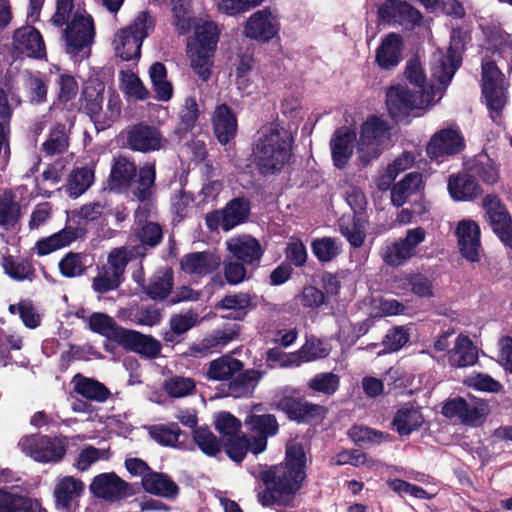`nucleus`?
Segmentation results:
<instances>
[{
	"label": "nucleus",
	"mask_w": 512,
	"mask_h": 512,
	"mask_svg": "<svg viewBox=\"0 0 512 512\" xmlns=\"http://www.w3.org/2000/svg\"><path fill=\"white\" fill-rule=\"evenodd\" d=\"M470 170L487 184L495 183L499 177L494 162L487 155H479Z\"/></svg>",
	"instance_id": "774afa93"
},
{
	"label": "nucleus",
	"mask_w": 512,
	"mask_h": 512,
	"mask_svg": "<svg viewBox=\"0 0 512 512\" xmlns=\"http://www.w3.org/2000/svg\"><path fill=\"white\" fill-rule=\"evenodd\" d=\"M390 128L388 124L375 116L370 117L361 127L358 141L357 155L363 166L378 158L384 147L390 142Z\"/></svg>",
	"instance_id": "423d86ee"
},
{
	"label": "nucleus",
	"mask_w": 512,
	"mask_h": 512,
	"mask_svg": "<svg viewBox=\"0 0 512 512\" xmlns=\"http://www.w3.org/2000/svg\"><path fill=\"white\" fill-rule=\"evenodd\" d=\"M220 264V257L208 251L186 254L180 262L183 272L198 276L214 272Z\"/></svg>",
	"instance_id": "c85d7f7f"
},
{
	"label": "nucleus",
	"mask_w": 512,
	"mask_h": 512,
	"mask_svg": "<svg viewBox=\"0 0 512 512\" xmlns=\"http://www.w3.org/2000/svg\"><path fill=\"white\" fill-rule=\"evenodd\" d=\"M136 173L137 168L134 162L123 156L114 158L108 179L109 188L117 192L127 190Z\"/></svg>",
	"instance_id": "2f4dec72"
},
{
	"label": "nucleus",
	"mask_w": 512,
	"mask_h": 512,
	"mask_svg": "<svg viewBox=\"0 0 512 512\" xmlns=\"http://www.w3.org/2000/svg\"><path fill=\"white\" fill-rule=\"evenodd\" d=\"M64 36L67 52L76 54L93 40L94 26L92 18L84 13L75 12L73 19L67 22Z\"/></svg>",
	"instance_id": "ddd939ff"
},
{
	"label": "nucleus",
	"mask_w": 512,
	"mask_h": 512,
	"mask_svg": "<svg viewBox=\"0 0 512 512\" xmlns=\"http://www.w3.org/2000/svg\"><path fill=\"white\" fill-rule=\"evenodd\" d=\"M72 384L74 391L87 400L104 403L111 397V391L96 379L76 374Z\"/></svg>",
	"instance_id": "473e14b6"
},
{
	"label": "nucleus",
	"mask_w": 512,
	"mask_h": 512,
	"mask_svg": "<svg viewBox=\"0 0 512 512\" xmlns=\"http://www.w3.org/2000/svg\"><path fill=\"white\" fill-rule=\"evenodd\" d=\"M311 248L313 254L320 262H330L341 253V243L331 237L313 240Z\"/></svg>",
	"instance_id": "bf43d9fd"
},
{
	"label": "nucleus",
	"mask_w": 512,
	"mask_h": 512,
	"mask_svg": "<svg viewBox=\"0 0 512 512\" xmlns=\"http://www.w3.org/2000/svg\"><path fill=\"white\" fill-rule=\"evenodd\" d=\"M193 440L207 456H216L222 448L216 435L206 427H199L193 432Z\"/></svg>",
	"instance_id": "e2e57ef3"
},
{
	"label": "nucleus",
	"mask_w": 512,
	"mask_h": 512,
	"mask_svg": "<svg viewBox=\"0 0 512 512\" xmlns=\"http://www.w3.org/2000/svg\"><path fill=\"white\" fill-rule=\"evenodd\" d=\"M126 145L133 151L151 152L163 149L168 141L154 126L139 123L125 130Z\"/></svg>",
	"instance_id": "f8f14e48"
},
{
	"label": "nucleus",
	"mask_w": 512,
	"mask_h": 512,
	"mask_svg": "<svg viewBox=\"0 0 512 512\" xmlns=\"http://www.w3.org/2000/svg\"><path fill=\"white\" fill-rule=\"evenodd\" d=\"M155 165L146 163L139 169L138 179L132 189L133 195L141 202L149 200L154 193Z\"/></svg>",
	"instance_id": "3c124183"
},
{
	"label": "nucleus",
	"mask_w": 512,
	"mask_h": 512,
	"mask_svg": "<svg viewBox=\"0 0 512 512\" xmlns=\"http://www.w3.org/2000/svg\"><path fill=\"white\" fill-rule=\"evenodd\" d=\"M307 386L314 392L330 396L339 389L340 377L332 372L318 373L307 382Z\"/></svg>",
	"instance_id": "680f3d73"
},
{
	"label": "nucleus",
	"mask_w": 512,
	"mask_h": 512,
	"mask_svg": "<svg viewBox=\"0 0 512 512\" xmlns=\"http://www.w3.org/2000/svg\"><path fill=\"white\" fill-rule=\"evenodd\" d=\"M292 143V134L284 126L270 124L263 127L254 149L260 173L272 175L280 172L290 160Z\"/></svg>",
	"instance_id": "f03ea898"
},
{
	"label": "nucleus",
	"mask_w": 512,
	"mask_h": 512,
	"mask_svg": "<svg viewBox=\"0 0 512 512\" xmlns=\"http://www.w3.org/2000/svg\"><path fill=\"white\" fill-rule=\"evenodd\" d=\"M436 92L423 91L422 94L410 90L406 86H393L386 92V106L390 116L402 122L418 110H425L437 103Z\"/></svg>",
	"instance_id": "39448f33"
},
{
	"label": "nucleus",
	"mask_w": 512,
	"mask_h": 512,
	"mask_svg": "<svg viewBox=\"0 0 512 512\" xmlns=\"http://www.w3.org/2000/svg\"><path fill=\"white\" fill-rule=\"evenodd\" d=\"M20 218V206L11 191L0 193V227L10 229Z\"/></svg>",
	"instance_id": "864d4df0"
},
{
	"label": "nucleus",
	"mask_w": 512,
	"mask_h": 512,
	"mask_svg": "<svg viewBox=\"0 0 512 512\" xmlns=\"http://www.w3.org/2000/svg\"><path fill=\"white\" fill-rule=\"evenodd\" d=\"M239 335V326H231L225 329H217L204 337L201 342L194 345L191 350L195 353L205 354L212 350L225 347Z\"/></svg>",
	"instance_id": "ea45409f"
},
{
	"label": "nucleus",
	"mask_w": 512,
	"mask_h": 512,
	"mask_svg": "<svg viewBox=\"0 0 512 512\" xmlns=\"http://www.w3.org/2000/svg\"><path fill=\"white\" fill-rule=\"evenodd\" d=\"M455 234L462 257L469 262H478L480 260L481 241L480 228L477 223L469 219L462 220L457 224Z\"/></svg>",
	"instance_id": "dca6fc26"
},
{
	"label": "nucleus",
	"mask_w": 512,
	"mask_h": 512,
	"mask_svg": "<svg viewBox=\"0 0 512 512\" xmlns=\"http://www.w3.org/2000/svg\"><path fill=\"white\" fill-rule=\"evenodd\" d=\"M144 490L160 497L175 499L179 494L178 485L167 474L151 471L143 479Z\"/></svg>",
	"instance_id": "c9c22d12"
},
{
	"label": "nucleus",
	"mask_w": 512,
	"mask_h": 512,
	"mask_svg": "<svg viewBox=\"0 0 512 512\" xmlns=\"http://www.w3.org/2000/svg\"><path fill=\"white\" fill-rule=\"evenodd\" d=\"M305 351L306 349H299L294 353H285L280 348H272L266 353V362L270 368L299 366V357H301Z\"/></svg>",
	"instance_id": "0e129e2a"
},
{
	"label": "nucleus",
	"mask_w": 512,
	"mask_h": 512,
	"mask_svg": "<svg viewBox=\"0 0 512 512\" xmlns=\"http://www.w3.org/2000/svg\"><path fill=\"white\" fill-rule=\"evenodd\" d=\"M214 133L221 144H227L237 133V119L226 104L215 107L212 115Z\"/></svg>",
	"instance_id": "7c9ffc66"
},
{
	"label": "nucleus",
	"mask_w": 512,
	"mask_h": 512,
	"mask_svg": "<svg viewBox=\"0 0 512 512\" xmlns=\"http://www.w3.org/2000/svg\"><path fill=\"white\" fill-rule=\"evenodd\" d=\"M278 408L284 411L290 419L298 422L322 419L327 412L324 406L291 397L282 398L278 402Z\"/></svg>",
	"instance_id": "4be33fe9"
},
{
	"label": "nucleus",
	"mask_w": 512,
	"mask_h": 512,
	"mask_svg": "<svg viewBox=\"0 0 512 512\" xmlns=\"http://www.w3.org/2000/svg\"><path fill=\"white\" fill-rule=\"evenodd\" d=\"M448 190L456 201H468L479 196L482 191L471 175H452L449 177Z\"/></svg>",
	"instance_id": "4c0bfd02"
},
{
	"label": "nucleus",
	"mask_w": 512,
	"mask_h": 512,
	"mask_svg": "<svg viewBox=\"0 0 512 512\" xmlns=\"http://www.w3.org/2000/svg\"><path fill=\"white\" fill-rule=\"evenodd\" d=\"M415 162V157L410 152H404L397 157L391 164L387 166L384 173L379 177L377 186L380 190H387L390 188L392 182L396 177L411 168Z\"/></svg>",
	"instance_id": "8fccbe9b"
},
{
	"label": "nucleus",
	"mask_w": 512,
	"mask_h": 512,
	"mask_svg": "<svg viewBox=\"0 0 512 512\" xmlns=\"http://www.w3.org/2000/svg\"><path fill=\"white\" fill-rule=\"evenodd\" d=\"M222 312L221 317L228 320L242 321L255 308L253 297L247 292L225 295L215 306Z\"/></svg>",
	"instance_id": "412c9836"
},
{
	"label": "nucleus",
	"mask_w": 512,
	"mask_h": 512,
	"mask_svg": "<svg viewBox=\"0 0 512 512\" xmlns=\"http://www.w3.org/2000/svg\"><path fill=\"white\" fill-rule=\"evenodd\" d=\"M356 133L348 127L335 130L330 139L333 164L338 169L344 168L353 155Z\"/></svg>",
	"instance_id": "b1692460"
},
{
	"label": "nucleus",
	"mask_w": 512,
	"mask_h": 512,
	"mask_svg": "<svg viewBox=\"0 0 512 512\" xmlns=\"http://www.w3.org/2000/svg\"><path fill=\"white\" fill-rule=\"evenodd\" d=\"M110 456L109 448H96L92 445H86L78 453L73 466L78 471L84 472L96 462L108 460Z\"/></svg>",
	"instance_id": "6e6d98bb"
},
{
	"label": "nucleus",
	"mask_w": 512,
	"mask_h": 512,
	"mask_svg": "<svg viewBox=\"0 0 512 512\" xmlns=\"http://www.w3.org/2000/svg\"><path fill=\"white\" fill-rule=\"evenodd\" d=\"M115 55L124 61L138 59L141 55L142 42L135 37L129 29L122 28L117 31L112 41Z\"/></svg>",
	"instance_id": "f704fd0d"
},
{
	"label": "nucleus",
	"mask_w": 512,
	"mask_h": 512,
	"mask_svg": "<svg viewBox=\"0 0 512 512\" xmlns=\"http://www.w3.org/2000/svg\"><path fill=\"white\" fill-rule=\"evenodd\" d=\"M464 138L457 128H444L434 133L427 143L426 152L431 159L452 156L464 148Z\"/></svg>",
	"instance_id": "4468645a"
},
{
	"label": "nucleus",
	"mask_w": 512,
	"mask_h": 512,
	"mask_svg": "<svg viewBox=\"0 0 512 512\" xmlns=\"http://www.w3.org/2000/svg\"><path fill=\"white\" fill-rule=\"evenodd\" d=\"M60 273L66 278L80 277L86 271V256L81 253L69 252L58 264Z\"/></svg>",
	"instance_id": "052dcab7"
},
{
	"label": "nucleus",
	"mask_w": 512,
	"mask_h": 512,
	"mask_svg": "<svg viewBox=\"0 0 512 512\" xmlns=\"http://www.w3.org/2000/svg\"><path fill=\"white\" fill-rule=\"evenodd\" d=\"M21 450L38 462H57L65 455L63 442L57 438L30 435L19 442Z\"/></svg>",
	"instance_id": "9d476101"
},
{
	"label": "nucleus",
	"mask_w": 512,
	"mask_h": 512,
	"mask_svg": "<svg viewBox=\"0 0 512 512\" xmlns=\"http://www.w3.org/2000/svg\"><path fill=\"white\" fill-rule=\"evenodd\" d=\"M262 375V372L254 369L246 370L237 375L228 385V395L234 398L251 395Z\"/></svg>",
	"instance_id": "49530a36"
},
{
	"label": "nucleus",
	"mask_w": 512,
	"mask_h": 512,
	"mask_svg": "<svg viewBox=\"0 0 512 512\" xmlns=\"http://www.w3.org/2000/svg\"><path fill=\"white\" fill-rule=\"evenodd\" d=\"M426 231L422 227L407 230L404 238L387 242L381 250V258L388 266L399 267L416 254L417 247L424 242Z\"/></svg>",
	"instance_id": "1a4fd4ad"
},
{
	"label": "nucleus",
	"mask_w": 512,
	"mask_h": 512,
	"mask_svg": "<svg viewBox=\"0 0 512 512\" xmlns=\"http://www.w3.org/2000/svg\"><path fill=\"white\" fill-rule=\"evenodd\" d=\"M243 368V363L228 355L221 356L209 363L206 377L213 381L229 380Z\"/></svg>",
	"instance_id": "c03bdc74"
},
{
	"label": "nucleus",
	"mask_w": 512,
	"mask_h": 512,
	"mask_svg": "<svg viewBox=\"0 0 512 512\" xmlns=\"http://www.w3.org/2000/svg\"><path fill=\"white\" fill-rule=\"evenodd\" d=\"M90 491L96 497L107 501H117L131 495L130 485L113 472L95 476L90 484Z\"/></svg>",
	"instance_id": "a211bd4d"
},
{
	"label": "nucleus",
	"mask_w": 512,
	"mask_h": 512,
	"mask_svg": "<svg viewBox=\"0 0 512 512\" xmlns=\"http://www.w3.org/2000/svg\"><path fill=\"white\" fill-rule=\"evenodd\" d=\"M448 360L453 367L471 366L478 360L476 347L467 336L459 335L453 349L449 352Z\"/></svg>",
	"instance_id": "37998d69"
},
{
	"label": "nucleus",
	"mask_w": 512,
	"mask_h": 512,
	"mask_svg": "<svg viewBox=\"0 0 512 512\" xmlns=\"http://www.w3.org/2000/svg\"><path fill=\"white\" fill-rule=\"evenodd\" d=\"M150 213V206L146 203L143 206H139L135 212V217L141 225L137 231V236L142 244L151 247L159 244L163 237L162 228L159 224L152 221H142L148 217Z\"/></svg>",
	"instance_id": "79ce46f5"
},
{
	"label": "nucleus",
	"mask_w": 512,
	"mask_h": 512,
	"mask_svg": "<svg viewBox=\"0 0 512 512\" xmlns=\"http://www.w3.org/2000/svg\"><path fill=\"white\" fill-rule=\"evenodd\" d=\"M486 217L493 231L501 241L512 248V219L495 195H487L483 200Z\"/></svg>",
	"instance_id": "2eb2a0df"
},
{
	"label": "nucleus",
	"mask_w": 512,
	"mask_h": 512,
	"mask_svg": "<svg viewBox=\"0 0 512 512\" xmlns=\"http://www.w3.org/2000/svg\"><path fill=\"white\" fill-rule=\"evenodd\" d=\"M245 424L252 432L258 435L252 438L251 452L253 454L262 453L267 447V438L274 436L278 432V423L272 414H251L247 416Z\"/></svg>",
	"instance_id": "6ab92c4d"
},
{
	"label": "nucleus",
	"mask_w": 512,
	"mask_h": 512,
	"mask_svg": "<svg viewBox=\"0 0 512 512\" xmlns=\"http://www.w3.org/2000/svg\"><path fill=\"white\" fill-rule=\"evenodd\" d=\"M424 422L420 408L413 404H405L396 412L393 427L400 435H409Z\"/></svg>",
	"instance_id": "58836bf2"
},
{
	"label": "nucleus",
	"mask_w": 512,
	"mask_h": 512,
	"mask_svg": "<svg viewBox=\"0 0 512 512\" xmlns=\"http://www.w3.org/2000/svg\"><path fill=\"white\" fill-rule=\"evenodd\" d=\"M173 272L171 269L157 271L144 287L145 293L152 300L159 301L166 299L173 289Z\"/></svg>",
	"instance_id": "a18cd8bd"
},
{
	"label": "nucleus",
	"mask_w": 512,
	"mask_h": 512,
	"mask_svg": "<svg viewBox=\"0 0 512 512\" xmlns=\"http://www.w3.org/2000/svg\"><path fill=\"white\" fill-rule=\"evenodd\" d=\"M2 268L9 277L16 281H32L35 273L34 267L29 261L18 260L13 256L3 257Z\"/></svg>",
	"instance_id": "5fc2aeb1"
},
{
	"label": "nucleus",
	"mask_w": 512,
	"mask_h": 512,
	"mask_svg": "<svg viewBox=\"0 0 512 512\" xmlns=\"http://www.w3.org/2000/svg\"><path fill=\"white\" fill-rule=\"evenodd\" d=\"M13 46L27 57L42 58L46 55L43 38L32 26H24L14 32Z\"/></svg>",
	"instance_id": "393cba45"
},
{
	"label": "nucleus",
	"mask_w": 512,
	"mask_h": 512,
	"mask_svg": "<svg viewBox=\"0 0 512 512\" xmlns=\"http://www.w3.org/2000/svg\"><path fill=\"white\" fill-rule=\"evenodd\" d=\"M402 50L401 36L396 33H389L376 49V63L381 69H392L400 63Z\"/></svg>",
	"instance_id": "c756f323"
},
{
	"label": "nucleus",
	"mask_w": 512,
	"mask_h": 512,
	"mask_svg": "<svg viewBox=\"0 0 512 512\" xmlns=\"http://www.w3.org/2000/svg\"><path fill=\"white\" fill-rule=\"evenodd\" d=\"M86 322L91 331L117 344L126 329L120 326L111 316L102 312L92 313Z\"/></svg>",
	"instance_id": "e433bc0d"
},
{
	"label": "nucleus",
	"mask_w": 512,
	"mask_h": 512,
	"mask_svg": "<svg viewBox=\"0 0 512 512\" xmlns=\"http://www.w3.org/2000/svg\"><path fill=\"white\" fill-rule=\"evenodd\" d=\"M118 344L147 359L157 358L162 349L160 341L156 338L131 329H125Z\"/></svg>",
	"instance_id": "aec40b11"
},
{
	"label": "nucleus",
	"mask_w": 512,
	"mask_h": 512,
	"mask_svg": "<svg viewBox=\"0 0 512 512\" xmlns=\"http://www.w3.org/2000/svg\"><path fill=\"white\" fill-rule=\"evenodd\" d=\"M378 14L381 20L405 28H413L422 20V15L417 9L400 0H387L380 6Z\"/></svg>",
	"instance_id": "f3484780"
},
{
	"label": "nucleus",
	"mask_w": 512,
	"mask_h": 512,
	"mask_svg": "<svg viewBox=\"0 0 512 512\" xmlns=\"http://www.w3.org/2000/svg\"><path fill=\"white\" fill-rule=\"evenodd\" d=\"M489 413L488 403L483 399L474 397L448 399L442 407V414L445 417L458 419L462 424L473 427L482 425Z\"/></svg>",
	"instance_id": "6e6552de"
},
{
	"label": "nucleus",
	"mask_w": 512,
	"mask_h": 512,
	"mask_svg": "<svg viewBox=\"0 0 512 512\" xmlns=\"http://www.w3.org/2000/svg\"><path fill=\"white\" fill-rule=\"evenodd\" d=\"M173 24L179 34H186L192 24L188 0H171Z\"/></svg>",
	"instance_id": "69168bd1"
},
{
	"label": "nucleus",
	"mask_w": 512,
	"mask_h": 512,
	"mask_svg": "<svg viewBox=\"0 0 512 512\" xmlns=\"http://www.w3.org/2000/svg\"><path fill=\"white\" fill-rule=\"evenodd\" d=\"M461 58L459 53L452 47H449L446 53L438 51L432 57V78L439 83V87L434 85H425V74L422 64L418 58L408 61L406 66V77L408 81L415 85L416 92L422 94L423 91L431 92V88L436 92L437 102L443 97L444 90L452 80L456 70L459 68Z\"/></svg>",
	"instance_id": "7ed1b4c3"
},
{
	"label": "nucleus",
	"mask_w": 512,
	"mask_h": 512,
	"mask_svg": "<svg viewBox=\"0 0 512 512\" xmlns=\"http://www.w3.org/2000/svg\"><path fill=\"white\" fill-rule=\"evenodd\" d=\"M84 233L83 228L67 225L60 231L38 240L35 244L36 253L39 256L48 255L70 245L76 239L82 237Z\"/></svg>",
	"instance_id": "bb28decb"
},
{
	"label": "nucleus",
	"mask_w": 512,
	"mask_h": 512,
	"mask_svg": "<svg viewBox=\"0 0 512 512\" xmlns=\"http://www.w3.org/2000/svg\"><path fill=\"white\" fill-rule=\"evenodd\" d=\"M164 389L170 396L182 398L194 393L196 383L190 377L173 376L165 381Z\"/></svg>",
	"instance_id": "338daca9"
},
{
	"label": "nucleus",
	"mask_w": 512,
	"mask_h": 512,
	"mask_svg": "<svg viewBox=\"0 0 512 512\" xmlns=\"http://www.w3.org/2000/svg\"><path fill=\"white\" fill-rule=\"evenodd\" d=\"M223 214V230L229 231L237 225L243 223L249 215V203L244 199H233L224 209Z\"/></svg>",
	"instance_id": "603ef678"
},
{
	"label": "nucleus",
	"mask_w": 512,
	"mask_h": 512,
	"mask_svg": "<svg viewBox=\"0 0 512 512\" xmlns=\"http://www.w3.org/2000/svg\"><path fill=\"white\" fill-rule=\"evenodd\" d=\"M225 244L236 260L247 265L259 262L263 254L259 241L247 234L232 237Z\"/></svg>",
	"instance_id": "a878e982"
},
{
	"label": "nucleus",
	"mask_w": 512,
	"mask_h": 512,
	"mask_svg": "<svg viewBox=\"0 0 512 512\" xmlns=\"http://www.w3.org/2000/svg\"><path fill=\"white\" fill-rule=\"evenodd\" d=\"M69 146V129L65 124L57 123L49 131L47 139L42 143V151L46 156L64 153Z\"/></svg>",
	"instance_id": "09e8293b"
},
{
	"label": "nucleus",
	"mask_w": 512,
	"mask_h": 512,
	"mask_svg": "<svg viewBox=\"0 0 512 512\" xmlns=\"http://www.w3.org/2000/svg\"><path fill=\"white\" fill-rule=\"evenodd\" d=\"M94 166L74 168L71 172L66 191L72 198H77L85 193L94 182Z\"/></svg>",
	"instance_id": "de8ad7c7"
},
{
	"label": "nucleus",
	"mask_w": 512,
	"mask_h": 512,
	"mask_svg": "<svg viewBox=\"0 0 512 512\" xmlns=\"http://www.w3.org/2000/svg\"><path fill=\"white\" fill-rule=\"evenodd\" d=\"M305 463L303 448L297 443H289L285 462L260 473L266 489L258 494V501L263 506H293L294 495L306 477Z\"/></svg>",
	"instance_id": "f257e3e1"
},
{
	"label": "nucleus",
	"mask_w": 512,
	"mask_h": 512,
	"mask_svg": "<svg viewBox=\"0 0 512 512\" xmlns=\"http://www.w3.org/2000/svg\"><path fill=\"white\" fill-rule=\"evenodd\" d=\"M280 30L278 16L270 9L264 8L251 14L243 26L245 37L266 43L275 38Z\"/></svg>",
	"instance_id": "9b49d317"
},
{
	"label": "nucleus",
	"mask_w": 512,
	"mask_h": 512,
	"mask_svg": "<svg viewBox=\"0 0 512 512\" xmlns=\"http://www.w3.org/2000/svg\"><path fill=\"white\" fill-rule=\"evenodd\" d=\"M85 490V484L82 480L73 476H63L56 480L54 486V499L56 508L69 511Z\"/></svg>",
	"instance_id": "5701e85b"
},
{
	"label": "nucleus",
	"mask_w": 512,
	"mask_h": 512,
	"mask_svg": "<svg viewBox=\"0 0 512 512\" xmlns=\"http://www.w3.org/2000/svg\"><path fill=\"white\" fill-rule=\"evenodd\" d=\"M120 88L127 97L136 100H145L150 94L140 78L129 70L120 72Z\"/></svg>",
	"instance_id": "4d7b16f0"
},
{
	"label": "nucleus",
	"mask_w": 512,
	"mask_h": 512,
	"mask_svg": "<svg viewBox=\"0 0 512 512\" xmlns=\"http://www.w3.org/2000/svg\"><path fill=\"white\" fill-rule=\"evenodd\" d=\"M104 89L102 82L93 80L87 82L82 90L80 106L95 123L100 121Z\"/></svg>",
	"instance_id": "72a5a7b5"
},
{
	"label": "nucleus",
	"mask_w": 512,
	"mask_h": 512,
	"mask_svg": "<svg viewBox=\"0 0 512 512\" xmlns=\"http://www.w3.org/2000/svg\"><path fill=\"white\" fill-rule=\"evenodd\" d=\"M219 39V29L210 20L200 19L194 25V38L187 44L191 67L206 82L213 67V56Z\"/></svg>",
	"instance_id": "20e7f679"
},
{
	"label": "nucleus",
	"mask_w": 512,
	"mask_h": 512,
	"mask_svg": "<svg viewBox=\"0 0 512 512\" xmlns=\"http://www.w3.org/2000/svg\"><path fill=\"white\" fill-rule=\"evenodd\" d=\"M0 512H47L37 499L20 493L16 488L0 489Z\"/></svg>",
	"instance_id": "cd10ccee"
},
{
	"label": "nucleus",
	"mask_w": 512,
	"mask_h": 512,
	"mask_svg": "<svg viewBox=\"0 0 512 512\" xmlns=\"http://www.w3.org/2000/svg\"><path fill=\"white\" fill-rule=\"evenodd\" d=\"M508 87V81L495 62L484 61L482 63V92L491 111V118L494 121H497L501 110L506 104Z\"/></svg>",
	"instance_id": "0eeeda50"
},
{
	"label": "nucleus",
	"mask_w": 512,
	"mask_h": 512,
	"mask_svg": "<svg viewBox=\"0 0 512 512\" xmlns=\"http://www.w3.org/2000/svg\"><path fill=\"white\" fill-rule=\"evenodd\" d=\"M148 432L152 439L165 446H177L182 435V431L176 423L153 425L149 427Z\"/></svg>",
	"instance_id": "13d9d810"
},
{
	"label": "nucleus",
	"mask_w": 512,
	"mask_h": 512,
	"mask_svg": "<svg viewBox=\"0 0 512 512\" xmlns=\"http://www.w3.org/2000/svg\"><path fill=\"white\" fill-rule=\"evenodd\" d=\"M423 187L424 183L421 173L411 172L407 174L391 189V201L393 205L397 207L402 206L411 195L421 191Z\"/></svg>",
	"instance_id": "a19ab883"
}]
</instances>
